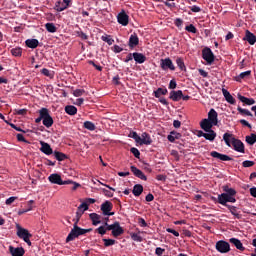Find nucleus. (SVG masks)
<instances>
[{
	"instance_id": "nucleus-22",
	"label": "nucleus",
	"mask_w": 256,
	"mask_h": 256,
	"mask_svg": "<svg viewBox=\"0 0 256 256\" xmlns=\"http://www.w3.org/2000/svg\"><path fill=\"white\" fill-rule=\"evenodd\" d=\"M182 97H183V91L182 90H177V91L172 90L170 92L169 99H171L172 101L177 102V101H181Z\"/></svg>"
},
{
	"instance_id": "nucleus-25",
	"label": "nucleus",
	"mask_w": 256,
	"mask_h": 256,
	"mask_svg": "<svg viewBox=\"0 0 256 256\" xmlns=\"http://www.w3.org/2000/svg\"><path fill=\"white\" fill-rule=\"evenodd\" d=\"M123 233H125V230L123 229V227H121V224L118 221H116V226L112 231L113 237H121Z\"/></svg>"
},
{
	"instance_id": "nucleus-49",
	"label": "nucleus",
	"mask_w": 256,
	"mask_h": 256,
	"mask_svg": "<svg viewBox=\"0 0 256 256\" xmlns=\"http://www.w3.org/2000/svg\"><path fill=\"white\" fill-rule=\"evenodd\" d=\"M74 97H81L82 95H85L84 89H76L73 91Z\"/></svg>"
},
{
	"instance_id": "nucleus-54",
	"label": "nucleus",
	"mask_w": 256,
	"mask_h": 256,
	"mask_svg": "<svg viewBox=\"0 0 256 256\" xmlns=\"http://www.w3.org/2000/svg\"><path fill=\"white\" fill-rule=\"evenodd\" d=\"M88 64L93 65L97 71H103V67L100 65H97L93 60H89Z\"/></svg>"
},
{
	"instance_id": "nucleus-34",
	"label": "nucleus",
	"mask_w": 256,
	"mask_h": 256,
	"mask_svg": "<svg viewBox=\"0 0 256 256\" xmlns=\"http://www.w3.org/2000/svg\"><path fill=\"white\" fill-rule=\"evenodd\" d=\"M168 91L167 88H158L157 90L154 91V97H156V99H159L161 97V95H167Z\"/></svg>"
},
{
	"instance_id": "nucleus-18",
	"label": "nucleus",
	"mask_w": 256,
	"mask_h": 256,
	"mask_svg": "<svg viewBox=\"0 0 256 256\" xmlns=\"http://www.w3.org/2000/svg\"><path fill=\"white\" fill-rule=\"evenodd\" d=\"M130 170L133 173V175H135V177H138V179H141L142 181H147V176L143 173V171H141L137 167L131 166Z\"/></svg>"
},
{
	"instance_id": "nucleus-50",
	"label": "nucleus",
	"mask_w": 256,
	"mask_h": 256,
	"mask_svg": "<svg viewBox=\"0 0 256 256\" xmlns=\"http://www.w3.org/2000/svg\"><path fill=\"white\" fill-rule=\"evenodd\" d=\"M130 152L136 157V159H139L141 157V152H139V149L133 147L130 149Z\"/></svg>"
},
{
	"instance_id": "nucleus-44",
	"label": "nucleus",
	"mask_w": 256,
	"mask_h": 256,
	"mask_svg": "<svg viewBox=\"0 0 256 256\" xmlns=\"http://www.w3.org/2000/svg\"><path fill=\"white\" fill-rule=\"evenodd\" d=\"M131 239L133 241H136L137 243H141L143 241V237H141L139 234L137 233H132L131 234Z\"/></svg>"
},
{
	"instance_id": "nucleus-15",
	"label": "nucleus",
	"mask_w": 256,
	"mask_h": 256,
	"mask_svg": "<svg viewBox=\"0 0 256 256\" xmlns=\"http://www.w3.org/2000/svg\"><path fill=\"white\" fill-rule=\"evenodd\" d=\"M210 156L213 157L214 159H219L220 161H233V158L226 154H221L217 151H212L210 153Z\"/></svg>"
},
{
	"instance_id": "nucleus-30",
	"label": "nucleus",
	"mask_w": 256,
	"mask_h": 256,
	"mask_svg": "<svg viewBox=\"0 0 256 256\" xmlns=\"http://www.w3.org/2000/svg\"><path fill=\"white\" fill-rule=\"evenodd\" d=\"M168 141L170 143H175V139H181V133L176 131H171L170 135L167 136Z\"/></svg>"
},
{
	"instance_id": "nucleus-16",
	"label": "nucleus",
	"mask_w": 256,
	"mask_h": 256,
	"mask_svg": "<svg viewBox=\"0 0 256 256\" xmlns=\"http://www.w3.org/2000/svg\"><path fill=\"white\" fill-rule=\"evenodd\" d=\"M40 151L44 153V155H53V148H51V145L49 143L40 141Z\"/></svg>"
},
{
	"instance_id": "nucleus-62",
	"label": "nucleus",
	"mask_w": 256,
	"mask_h": 256,
	"mask_svg": "<svg viewBox=\"0 0 256 256\" xmlns=\"http://www.w3.org/2000/svg\"><path fill=\"white\" fill-rule=\"evenodd\" d=\"M41 73H42V75H45V77H51V71H49V69H47V68H43L41 70Z\"/></svg>"
},
{
	"instance_id": "nucleus-14",
	"label": "nucleus",
	"mask_w": 256,
	"mask_h": 256,
	"mask_svg": "<svg viewBox=\"0 0 256 256\" xmlns=\"http://www.w3.org/2000/svg\"><path fill=\"white\" fill-rule=\"evenodd\" d=\"M117 21L120 25L123 27H127L129 25V15L122 10L118 15H117Z\"/></svg>"
},
{
	"instance_id": "nucleus-33",
	"label": "nucleus",
	"mask_w": 256,
	"mask_h": 256,
	"mask_svg": "<svg viewBox=\"0 0 256 256\" xmlns=\"http://www.w3.org/2000/svg\"><path fill=\"white\" fill-rule=\"evenodd\" d=\"M84 129H87L88 131H95L97 129V126H95V123L91 121H85L83 123Z\"/></svg>"
},
{
	"instance_id": "nucleus-31",
	"label": "nucleus",
	"mask_w": 256,
	"mask_h": 256,
	"mask_svg": "<svg viewBox=\"0 0 256 256\" xmlns=\"http://www.w3.org/2000/svg\"><path fill=\"white\" fill-rule=\"evenodd\" d=\"M132 193L135 197L141 196V194L143 193V185L141 184L134 185Z\"/></svg>"
},
{
	"instance_id": "nucleus-39",
	"label": "nucleus",
	"mask_w": 256,
	"mask_h": 256,
	"mask_svg": "<svg viewBox=\"0 0 256 256\" xmlns=\"http://www.w3.org/2000/svg\"><path fill=\"white\" fill-rule=\"evenodd\" d=\"M46 30L48 33H57V27L53 23H46L45 24Z\"/></svg>"
},
{
	"instance_id": "nucleus-45",
	"label": "nucleus",
	"mask_w": 256,
	"mask_h": 256,
	"mask_svg": "<svg viewBox=\"0 0 256 256\" xmlns=\"http://www.w3.org/2000/svg\"><path fill=\"white\" fill-rule=\"evenodd\" d=\"M185 31H188V33H197V28L195 27V25L190 24L188 26L185 27Z\"/></svg>"
},
{
	"instance_id": "nucleus-37",
	"label": "nucleus",
	"mask_w": 256,
	"mask_h": 256,
	"mask_svg": "<svg viewBox=\"0 0 256 256\" xmlns=\"http://www.w3.org/2000/svg\"><path fill=\"white\" fill-rule=\"evenodd\" d=\"M176 65L179 67L180 71H187V67L185 66L183 58H177Z\"/></svg>"
},
{
	"instance_id": "nucleus-42",
	"label": "nucleus",
	"mask_w": 256,
	"mask_h": 256,
	"mask_svg": "<svg viewBox=\"0 0 256 256\" xmlns=\"http://www.w3.org/2000/svg\"><path fill=\"white\" fill-rule=\"evenodd\" d=\"M81 217H83V211L77 210L76 216L73 219L74 225H79V221H81Z\"/></svg>"
},
{
	"instance_id": "nucleus-1",
	"label": "nucleus",
	"mask_w": 256,
	"mask_h": 256,
	"mask_svg": "<svg viewBox=\"0 0 256 256\" xmlns=\"http://www.w3.org/2000/svg\"><path fill=\"white\" fill-rule=\"evenodd\" d=\"M224 193L218 195V203L220 205H227V203H237L235 196L237 191L229 186L225 185L222 187Z\"/></svg>"
},
{
	"instance_id": "nucleus-59",
	"label": "nucleus",
	"mask_w": 256,
	"mask_h": 256,
	"mask_svg": "<svg viewBox=\"0 0 256 256\" xmlns=\"http://www.w3.org/2000/svg\"><path fill=\"white\" fill-rule=\"evenodd\" d=\"M138 225L140 227H147V222L143 218L139 217L138 218Z\"/></svg>"
},
{
	"instance_id": "nucleus-8",
	"label": "nucleus",
	"mask_w": 256,
	"mask_h": 256,
	"mask_svg": "<svg viewBox=\"0 0 256 256\" xmlns=\"http://www.w3.org/2000/svg\"><path fill=\"white\" fill-rule=\"evenodd\" d=\"M100 209L103 213V215L111 217L113 215H115V212H111L113 211V203H111V201L106 200L104 203L101 204Z\"/></svg>"
},
{
	"instance_id": "nucleus-5",
	"label": "nucleus",
	"mask_w": 256,
	"mask_h": 256,
	"mask_svg": "<svg viewBox=\"0 0 256 256\" xmlns=\"http://www.w3.org/2000/svg\"><path fill=\"white\" fill-rule=\"evenodd\" d=\"M91 231H93V228L85 229L79 227V225L77 224H73V228L71 229L70 233L66 238V243L75 241V239L81 237V235H86V233H91Z\"/></svg>"
},
{
	"instance_id": "nucleus-21",
	"label": "nucleus",
	"mask_w": 256,
	"mask_h": 256,
	"mask_svg": "<svg viewBox=\"0 0 256 256\" xmlns=\"http://www.w3.org/2000/svg\"><path fill=\"white\" fill-rule=\"evenodd\" d=\"M244 41H247L249 45H255L256 43V36L251 31H245V37L243 38Z\"/></svg>"
},
{
	"instance_id": "nucleus-9",
	"label": "nucleus",
	"mask_w": 256,
	"mask_h": 256,
	"mask_svg": "<svg viewBox=\"0 0 256 256\" xmlns=\"http://www.w3.org/2000/svg\"><path fill=\"white\" fill-rule=\"evenodd\" d=\"M202 58L208 63V65H211L215 61V54H213L211 48L206 47L202 50Z\"/></svg>"
},
{
	"instance_id": "nucleus-55",
	"label": "nucleus",
	"mask_w": 256,
	"mask_h": 256,
	"mask_svg": "<svg viewBox=\"0 0 256 256\" xmlns=\"http://www.w3.org/2000/svg\"><path fill=\"white\" fill-rule=\"evenodd\" d=\"M225 100L227 101V103H230V105H235V98L231 94L229 96H226Z\"/></svg>"
},
{
	"instance_id": "nucleus-19",
	"label": "nucleus",
	"mask_w": 256,
	"mask_h": 256,
	"mask_svg": "<svg viewBox=\"0 0 256 256\" xmlns=\"http://www.w3.org/2000/svg\"><path fill=\"white\" fill-rule=\"evenodd\" d=\"M137 45H139V36H137V33H133L130 35L128 47H130L131 49H135Z\"/></svg>"
},
{
	"instance_id": "nucleus-38",
	"label": "nucleus",
	"mask_w": 256,
	"mask_h": 256,
	"mask_svg": "<svg viewBox=\"0 0 256 256\" xmlns=\"http://www.w3.org/2000/svg\"><path fill=\"white\" fill-rule=\"evenodd\" d=\"M11 54L13 57H21V55H23V49H21V47L13 48L11 49Z\"/></svg>"
},
{
	"instance_id": "nucleus-32",
	"label": "nucleus",
	"mask_w": 256,
	"mask_h": 256,
	"mask_svg": "<svg viewBox=\"0 0 256 256\" xmlns=\"http://www.w3.org/2000/svg\"><path fill=\"white\" fill-rule=\"evenodd\" d=\"M250 76H251V71L248 70V71H245V72L240 73V74L235 78V81H237L238 83H241V81H243V79H247V77H250Z\"/></svg>"
},
{
	"instance_id": "nucleus-29",
	"label": "nucleus",
	"mask_w": 256,
	"mask_h": 256,
	"mask_svg": "<svg viewBox=\"0 0 256 256\" xmlns=\"http://www.w3.org/2000/svg\"><path fill=\"white\" fill-rule=\"evenodd\" d=\"M238 99L241 101V103H244L245 105H255V99L253 98H247L241 94H238Z\"/></svg>"
},
{
	"instance_id": "nucleus-4",
	"label": "nucleus",
	"mask_w": 256,
	"mask_h": 256,
	"mask_svg": "<svg viewBox=\"0 0 256 256\" xmlns=\"http://www.w3.org/2000/svg\"><path fill=\"white\" fill-rule=\"evenodd\" d=\"M48 181H50L53 185H73L72 191H76L78 187H81V184L74 182L73 180L63 181L61 175H59L58 173L51 174L48 177Z\"/></svg>"
},
{
	"instance_id": "nucleus-51",
	"label": "nucleus",
	"mask_w": 256,
	"mask_h": 256,
	"mask_svg": "<svg viewBox=\"0 0 256 256\" xmlns=\"http://www.w3.org/2000/svg\"><path fill=\"white\" fill-rule=\"evenodd\" d=\"M95 231L96 233H99V235H105L107 233L105 226H100Z\"/></svg>"
},
{
	"instance_id": "nucleus-6",
	"label": "nucleus",
	"mask_w": 256,
	"mask_h": 256,
	"mask_svg": "<svg viewBox=\"0 0 256 256\" xmlns=\"http://www.w3.org/2000/svg\"><path fill=\"white\" fill-rule=\"evenodd\" d=\"M39 115H41L42 123L44 127H47L49 129L50 127H53V117H51V114H49V109L47 108H41L39 110Z\"/></svg>"
},
{
	"instance_id": "nucleus-26",
	"label": "nucleus",
	"mask_w": 256,
	"mask_h": 256,
	"mask_svg": "<svg viewBox=\"0 0 256 256\" xmlns=\"http://www.w3.org/2000/svg\"><path fill=\"white\" fill-rule=\"evenodd\" d=\"M229 243L234 245V247H236V249H238V251H245V248L243 247V243L241 242V240H239L237 238H230Z\"/></svg>"
},
{
	"instance_id": "nucleus-23",
	"label": "nucleus",
	"mask_w": 256,
	"mask_h": 256,
	"mask_svg": "<svg viewBox=\"0 0 256 256\" xmlns=\"http://www.w3.org/2000/svg\"><path fill=\"white\" fill-rule=\"evenodd\" d=\"M133 59L136 63H139V65H142V63H145V61H147V56H145L143 53L134 52Z\"/></svg>"
},
{
	"instance_id": "nucleus-20",
	"label": "nucleus",
	"mask_w": 256,
	"mask_h": 256,
	"mask_svg": "<svg viewBox=\"0 0 256 256\" xmlns=\"http://www.w3.org/2000/svg\"><path fill=\"white\" fill-rule=\"evenodd\" d=\"M153 143V139H151V135L149 133L144 132L140 136V143L139 145H151Z\"/></svg>"
},
{
	"instance_id": "nucleus-61",
	"label": "nucleus",
	"mask_w": 256,
	"mask_h": 256,
	"mask_svg": "<svg viewBox=\"0 0 256 256\" xmlns=\"http://www.w3.org/2000/svg\"><path fill=\"white\" fill-rule=\"evenodd\" d=\"M15 201H17V197H15V196H12V197H10V198H8V199H6V205H11L13 202H15Z\"/></svg>"
},
{
	"instance_id": "nucleus-48",
	"label": "nucleus",
	"mask_w": 256,
	"mask_h": 256,
	"mask_svg": "<svg viewBox=\"0 0 256 256\" xmlns=\"http://www.w3.org/2000/svg\"><path fill=\"white\" fill-rule=\"evenodd\" d=\"M102 41H104L105 43L111 45L112 43H115V40H113V38H111V36H102L101 37Z\"/></svg>"
},
{
	"instance_id": "nucleus-40",
	"label": "nucleus",
	"mask_w": 256,
	"mask_h": 256,
	"mask_svg": "<svg viewBox=\"0 0 256 256\" xmlns=\"http://www.w3.org/2000/svg\"><path fill=\"white\" fill-rule=\"evenodd\" d=\"M237 111L240 115H247V117H253V113H251V111L241 108V106H238Z\"/></svg>"
},
{
	"instance_id": "nucleus-60",
	"label": "nucleus",
	"mask_w": 256,
	"mask_h": 256,
	"mask_svg": "<svg viewBox=\"0 0 256 256\" xmlns=\"http://www.w3.org/2000/svg\"><path fill=\"white\" fill-rule=\"evenodd\" d=\"M102 193L105 195V197H113V192L105 188L102 189Z\"/></svg>"
},
{
	"instance_id": "nucleus-13",
	"label": "nucleus",
	"mask_w": 256,
	"mask_h": 256,
	"mask_svg": "<svg viewBox=\"0 0 256 256\" xmlns=\"http://www.w3.org/2000/svg\"><path fill=\"white\" fill-rule=\"evenodd\" d=\"M203 131H205L204 139L207 141H215V137H217V133L213 131V128H206L205 126H200Z\"/></svg>"
},
{
	"instance_id": "nucleus-46",
	"label": "nucleus",
	"mask_w": 256,
	"mask_h": 256,
	"mask_svg": "<svg viewBox=\"0 0 256 256\" xmlns=\"http://www.w3.org/2000/svg\"><path fill=\"white\" fill-rule=\"evenodd\" d=\"M89 210V204H87V202H83L77 209V211H83V213H85V211Z\"/></svg>"
},
{
	"instance_id": "nucleus-43",
	"label": "nucleus",
	"mask_w": 256,
	"mask_h": 256,
	"mask_svg": "<svg viewBox=\"0 0 256 256\" xmlns=\"http://www.w3.org/2000/svg\"><path fill=\"white\" fill-rule=\"evenodd\" d=\"M129 137L134 139V141H136L138 144L141 141V136H139V134H137V132H130Z\"/></svg>"
},
{
	"instance_id": "nucleus-12",
	"label": "nucleus",
	"mask_w": 256,
	"mask_h": 256,
	"mask_svg": "<svg viewBox=\"0 0 256 256\" xmlns=\"http://www.w3.org/2000/svg\"><path fill=\"white\" fill-rule=\"evenodd\" d=\"M17 237H19V239H23V241H25L26 239H31V237H33V235L31 233H29V230L17 225Z\"/></svg>"
},
{
	"instance_id": "nucleus-17",
	"label": "nucleus",
	"mask_w": 256,
	"mask_h": 256,
	"mask_svg": "<svg viewBox=\"0 0 256 256\" xmlns=\"http://www.w3.org/2000/svg\"><path fill=\"white\" fill-rule=\"evenodd\" d=\"M9 253L12 256H23L25 255V249L23 247H13L9 246Z\"/></svg>"
},
{
	"instance_id": "nucleus-47",
	"label": "nucleus",
	"mask_w": 256,
	"mask_h": 256,
	"mask_svg": "<svg viewBox=\"0 0 256 256\" xmlns=\"http://www.w3.org/2000/svg\"><path fill=\"white\" fill-rule=\"evenodd\" d=\"M103 241H104V246L105 247H111V245H115V243H116L115 240L107 239V238H104Z\"/></svg>"
},
{
	"instance_id": "nucleus-56",
	"label": "nucleus",
	"mask_w": 256,
	"mask_h": 256,
	"mask_svg": "<svg viewBox=\"0 0 256 256\" xmlns=\"http://www.w3.org/2000/svg\"><path fill=\"white\" fill-rule=\"evenodd\" d=\"M165 253V249L161 248V247H157L155 250V254L157 256H163V254Z\"/></svg>"
},
{
	"instance_id": "nucleus-2",
	"label": "nucleus",
	"mask_w": 256,
	"mask_h": 256,
	"mask_svg": "<svg viewBox=\"0 0 256 256\" xmlns=\"http://www.w3.org/2000/svg\"><path fill=\"white\" fill-rule=\"evenodd\" d=\"M223 140L227 147H231L232 145L234 151H237L238 153H245V144H243L241 140L233 137V134L225 133L223 135Z\"/></svg>"
},
{
	"instance_id": "nucleus-63",
	"label": "nucleus",
	"mask_w": 256,
	"mask_h": 256,
	"mask_svg": "<svg viewBox=\"0 0 256 256\" xmlns=\"http://www.w3.org/2000/svg\"><path fill=\"white\" fill-rule=\"evenodd\" d=\"M112 51H114V53H121V51H123V48H121L119 45H114Z\"/></svg>"
},
{
	"instance_id": "nucleus-11",
	"label": "nucleus",
	"mask_w": 256,
	"mask_h": 256,
	"mask_svg": "<svg viewBox=\"0 0 256 256\" xmlns=\"http://www.w3.org/2000/svg\"><path fill=\"white\" fill-rule=\"evenodd\" d=\"M71 3H73V0H63L62 2L60 0L56 1L55 9L58 13H61L62 11H65V9H69Z\"/></svg>"
},
{
	"instance_id": "nucleus-58",
	"label": "nucleus",
	"mask_w": 256,
	"mask_h": 256,
	"mask_svg": "<svg viewBox=\"0 0 256 256\" xmlns=\"http://www.w3.org/2000/svg\"><path fill=\"white\" fill-rule=\"evenodd\" d=\"M166 231H167V233H172V235H174V237H179V233L177 232V230H175L173 228H167Z\"/></svg>"
},
{
	"instance_id": "nucleus-27",
	"label": "nucleus",
	"mask_w": 256,
	"mask_h": 256,
	"mask_svg": "<svg viewBox=\"0 0 256 256\" xmlns=\"http://www.w3.org/2000/svg\"><path fill=\"white\" fill-rule=\"evenodd\" d=\"M25 45L29 49H37L39 47V40H37V39H27L25 41Z\"/></svg>"
},
{
	"instance_id": "nucleus-24",
	"label": "nucleus",
	"mask_w": 256,
	"mask_h": 256,
	"mask_svg": "<svg viewBox=\"0 0 256 256\" xmlns=\"http://www.w3.org/2000/svg\"><path fill=\"white\" fill-rule=\"evenodd\" d=\"M224 207H227V209L230 211L231 215H233L236 219H243V215H241L239 212H237V207L233 205H229L226 203Z\"/></svg>"
},
{
	"instance_id": "nucleus-10",
	"label": "nucleus",
	"mask_w": 256,
	"mask_h": 256,
	"mask_svg": "<svg viewBox=\"0 0 256 256\" xmlns=\"http://www.w3.org/2000/svg\"><path fill=\"white\" fill-rule=\"evenodd\" d=\"M160 67L162 71H175V65L173 64V60L171 58H164L160 60Z\"/></svg>"
},
{
	"instance_id": "nucleus-64",
	"label": "nucleus",
	"mask_w": 256,
	"mask_h": 256,
	"mask_svg": "<svg viewBox=\"0 0 256 256\" xmlns=\"http://www.w3.org/2000/svg\"><path fill=\"white\" fill-rule=\"evenodd\" d=\"M16 115H27V109L15 110Z\"/></svg>"
},
{
	"instance_id": "nucleus-53",
	"label": "nucleus",
	"mask_w": 256,
	"mask_h": 256,
	"mask_svg": "<svg viewBox=\"0 0 256 256\" xmlns=\"http://www.w3.org/2000/svg\"><path fill=\"white\" fill-rule=\"evenodd\" d=\"M253 165H255V162L251 161V160H245L243 163H242V167H253Z\"/></svg>"
},
{
	"instance_id": "nucleus-41",
	"label": "nucleus",
	"mask_w": 256,
	"mask_h": 256,
	"mask_svg": "<svg viewBox=\"0 0 256 256\" xmlns=\"http://www.w3.org/2000/svg\"><path fill=\"white\" fill-rule=\"evenodd\" d=\"M256 142V134H251L249 136H246V143L248 145H255Z\"/></svg>"
},
{
	"instance_id": "nucleus-57",
	"label": "nucleus",
	"mask_w": 256,
	"mask_h": 256,
	"mask_svg": "<svg viewBox=\"0 0 256 256\" xmlns=\"http://www.w3.org/2000/svg\"><path fill=\"white\" fill-rule=\"evenodd\" d=\"M174 25H176L178 28L183 26V20L181 18H176L174 20Z\"/></svg>"
},
{
	"instance_id": "nucleus-35",
	"label": "nucleus",
	"mask_w": 256,
	"mask_h": 256,
	"mask_svg": "<svg viewBox=\"0 0 256 256\" xmlns=\"http://www.w3.org/2000/svg\"><path fill=\"white\" fill-rule=\"evenodd\" d=\"M54 157L57 161H65L67 159V155L59 151H54Z\"/></svg>"
},
{
	"instance_id": "nucleus-7",
	"label": "nucleus",
	"mask_w": 256,
	"mask_h": 256,
	"mask_svg": "<svg viewBox=\"0 0 256 256\" xmlns=\"http://www.w3.org/2000/svg\"><path fill=\"white\" fill-rule=\"evenodd\" d=\"M215 249L218 253H229L231 251V245L225 240H219L216 242Z\"/></svg>"
},
{
	"instance_id": "nucleus-36",
	"label": "nucleus",
	"mask_w": 256,
	"mask_h": 256,
	"mask_svg": "<svg viewBox=\"0 0 256 256\" xmlns=\"http://www.w3.org/2000/svg\"><path fill=\"white\" fill-rule=\"evenodd\" d=\"M65 111L68 115H77V107L73 105L66 106Z\"/></svg>"
},
{
	"instance_id": "nucleus-28",
	"label": "nucleus",
	"mask_w": 256,
	"mask_h": 256,
	"mask_svg": "<svg viewBox=\"0 0 256 256\" xmlns=\"http://www.w3.org/2000/svg\"><path fill=\"white\" fill-rule=\"evenodd\" d=\"M89 218L92 221V225H94L95 227H97V225H99L101 223V215H99L97 213L89 214Z\"/></svg>"
},
{
	"instance_id": "nucleus-52",
	"label": "nucleus",
	"mask_w": 256,
	"mask_h": 256,
	"mask_svg": "<svg viewBox=\"0 0 256 256\" xmlns=\"http://www.w3.org/2000/svg\"><path fill=\"white\" fill-rule=\"evenodd\" d=\"M115 226H116V222H114L111 225H109V223L107 222L104 223V227H106V231H113L115 229Z\"/></svg>"
},
{
	"instance_id": "nucleus-3",
	"label": "nucleus",
	"mask_w": 256,
	"mask_h": 256,
	"mask_svg": "<svg viewBox=\"0 0 256 256\" xmlns=\"http://www.w3.org/2000/svg\"><path fill=\"white\" fill-rule=\"evenodd\" d=\"M200 126H205L206 129H210L213 127H218L219 126V114L215 109H210L208 112V118H204L200 122Z\"/></svg>"
}]
</instances>
